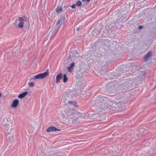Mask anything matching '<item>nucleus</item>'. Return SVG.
Wrapping results in <instances>:
<instances>
[{
  "mask_svg": "<svg viewBox=\"0 0 156 156\" xmlns=\"http://www.w3.org/2000/svg\"><path fill=\"white\" fill-rule=\"evenodd\" d=\"M48 75V72H46L42 73H40L34 76L33 78V80L36 79H42L45 78Z\"/></svg>",
  "mask_w": 156,
  "mask_h": 156,
  "instance_id": "nucleus-1",
  "label": "nucleus"
},
{
  "mask_svg": "<svg viewBox=\"0 0 156 156\" xmlns=\"http://www.w3.org/2000/svg\"><path fill=\"white\" fill-rule=\"evenodd\" d=\"M56 131H60V130L59 129L56 128V127L54 126H52L49 127L46 130V131L48 133Z\"/></svg>",
  "mask_w": 156,
  "mask_h": 156,
  "instance_id": "nucleus-2",
  "label": "nucleus"
},
{
  "mask_svg": "<svg viewBox=\"0 0 156 156\" xmlns=\"http://www.w3.org/2000/svg\"><path fill=\"white\" fill-rule=\"evenodd\" d=\"M63 75L62 73H59L57 76L56 79V82L58 83L60 82V80L62 79Z\"/></svg>",
  "mask_w": 156,
  "mask_h": 156,
  "instance_id": "nucleus-3",
  "label": "nucleus"
},
{
  "mask_svg": "<svg viewBox=\"0 0 156 156\" xmlns=\"http://www.w3.org/2000/svg\"><path fill=\"white\" fill-rule=\"evenodd\" d=\"M19 20L21 22H23L24 24L25 23L27 22V18L25 16H23L20 17L19 19Z\"/></svg>",
  "mask_w": 156,
  "mask_h": 156,
  "instance_id": "nucleus-4",
  "label": "nucleus"
},
{
  "mask_svg": "<svg viewBox=\"0 0 156 156\" xmlns=\"http://www.w3.org/2000/svg\"><path fill=\"white\" fill-rule=\"evenodd\" d=\"M18 104V100L16 99H15L13 101L11 106L13 108H16Z\"/></svg>",
  "mask_w": 156,
  "mask_h": 156,
  "instance_id": "nucleus-5",
  "label": "nucleus"
},
{
  "mask_svg": "<svg viewBox=\"0 0 156 156\" xmlns=\"http://www.w3.org/2000/svg\"><path fill=\"white\" fill-rule=\"evenodd\" d=\"M27 94L28 92L27 91H25L19 94L18 97L20 98H22L25 97Z\"/></svg>",
  "mask_w": 156,
  "mask_h": 156,
  "instance_id": "nucleus-6",
  "label": "nucleus"
},
{
  "mask_svg": "<svg viewBox=\"0 0 156 156\" xmlns=\"http://www.w3.org/2000/svg\"><path fill=\"white\" fill-rule=\"evenodd\" d=\"M151 52H148L144 58V60L146 61L148 59V58L151 55Z\"/></svg>",
  "mask_w": 156,
  "mask_h": 156,
  "instance_id": "nucleus-7",
  "label": "nucleus"
},
{
  "mask_svg": "<svg viewBox=\"0 0 156 156\" xmlns=\"http://www.w3.org/2000/svg\"><path fill=\"white\" fill-rule=\"evenodd\" d=\"M68 103L71 106H73V107H76L77 106L76 103L75 101H69Z\"/></svg>",
  "mask_w": 156,
  "mask_h": 156,
  "instance_id": "nucleus-8",
  "label": "nucleus"
},
{
  "mask_svg": "<svg viewBox=\"0 0 156 156\" xmlns=\"http://www.w3.org/2000/svg\"><path fill=\"white\" fill-rule=\"evenodd\" d=\"M76 112L73 111V112H72V111L70 110L69 112H68L67 113V115L68 117H70L71 115H74Z\"/></svg>",
  "mask_w": 156,
  "mask_h": 156,
  "instance_id": "nucleus-9",
  "label": "nucleus"
},
{
  "mask_svg": "<svg viewBox=\"0 0 156 156\" xmlns=\"http://www.w3.org/2000/svg\"><path fill=\"white\" fill-rule=\"evenodd\" d=\"M56 12L58 13H60L62 12V8L61 7H58L56 9Z\"/></svg>",
  "mask_w": 156,
  "mask_h": 156,
  "instance_id": "nucleus-10",
  "label": "nucleus"
},
{
  "mask_svg": "<svg viewBox=\"0 0 156 156\" xmlns=\"http://www.w3.org/2000/svg\"><path fill=\"white\" fill-rule=\"evenodd\" d=\"M63 82L64 83H66L68 80V78L66 77V74H65L63 76Z\"/></svg>",
  "mask_w": 156,
  "mask_h": 156,
  "instance_id": "nucleus-11",
  "label": "nucleus"
},
{
  "mask_svg": "<svg viewBox=\"0 0 156 156\" xmlns=\"http://www.w3.org/2000/svg\"><path fill=\"white\" fill-rule=\"evenodd\" d=\"M24 23L23 22H21L20 21V23L18 24V27L19 28H22L23 27Z\"/></svg>",
  "mask_w": 156,
  "mask_h": 156,
  "instance_id": "nucleus-12",
  "label": "nucleus"
},
{
  "mask_svg": "<svg viewBox=\"0 0 156 156\" xmlns=\"http://www.w3.org/2000/svg\"><path fill=\"white\" fill-rule=\"evenodd\" d=\"M76 5L78 6H80L81 5V2L80 1H77L76 3Z\"/></svg>",
  "mask_w": 156,
  "mask_h": 156,
  "instance_id": "nucleus-13",
  "label": "nucleus"
},
{
  "mask_svg": "<svg viewBox=\"0 0 156 156\" xmlns=\"http://www.w3.org/2000/svg\"><path fill=\"white\" fill-rule=\"evenodd\" d=\"M34 85V83L33 82H30L29 83V86L30 87H33Z\"/></svg>",
  "mask_w": 156,
  "mask_h": 156,
  "instance_id": "nucleus-14",
  "label": "nucleus"
},
{
  "mask_svg": "<svg viewBox=\"0 0 156 156\" xmlns=\"http://www.w3.org/2000/svg\"><path fill=\"white\" fill-rule=\"evenodd\" d=\"M61 21H62L61 20H58L57 21V23H56V25H58V24H60L61 23Z\"/></svg>",
  "mask_w": 156,
  "mask_h": 156,
  "instance_id": "nucleus-15",
  "label": "nucleus"
},
{
  "mask_svg": "<svg viewBox=\"0 0 156 156\" xmlns=\"http://www.w3.org/2000/svg\"><path fill=\"white\" fill-rule=\"evenodd\" d=\"M74 65V62H72L70 65V67H71L72 68H73Z\"/></svg>",
  "mask_w": 156,
  "mask_h": 156,
  "instance_id": "nucleus-16",
  "label": "nucleus"
},
{
  "mask_svg": "<svg viewBox=\"0 0 156 156\" xmlns=\"http://www.w3.org/2000/svg\"><path fill=\"white\" fill-rule=\"evenodd\" d=\"M76 4H73L71 6V7L73 9H75L76 8Z\"/></svg>",
  "mask_w": 156,
  "mask_h": 156,
  "instance_id": "nucleus-17",
  "label": "nucleus"
},
{
  "mask_svg": "<svg viewBox=\"0 0 156 156\" xmlns=\"http://www.w3.org/2000/svg\"><path fill=\"white\" fill-rule=\"evenodd\" d=\"M71 67H70L69 66L67 67V69L69 70V71L70 72H71V69H72Z\"/></svg>",
  "mask_w": 156,
  "mask_h": 156,
  "instance_id": "nucleus-18",
  "label": "nucleus"
},
{
  "mask_svg": "<svg viewBox=\"0 0 156 156\" xmlns=\"http://www.w3.org/2000/svg\"><path fill=\"white\" fill-rule=\"evenodd\" d=\"M143 28V26H139V29H141Z\"/></svg>",
  "mask_w": 156,
  "mask_h": 156,
  "instance_id": "nucleus-19",
  "label": "nucleus"
},
{
  "mask_svg": "<svg viewBox=\"0 0 156 156\" xmlns=\"http://www.w3.org/2000/svg\"><path fill=\"white\" fill-rule=\"evenodd\" d=\"M79 30V28H76V30L77 31H78Z\"/></svg>",
  "mask_w": 156,
  "mask_h": 156,
  "instance_id": "nucleus-20",
  "label": "nucleus"
},
{
  "mask_svg": "<svg viewBox=\"0 0 156 156\" xmlns=\"http://www.w3.org/2000/svg\"><path fill=\"white\" fill-rule=\"evenodd\" d=\"M82 2H85L86 1V0H82Z\"/></svg>",
  "mask_w": 156,
  "mask_h": 156,
  "instance_id": "nucleus-21",
  "label": "nucleus"
},
{
  "mask_svg": "<svg viewBox=\"0 0 156 156\" xmlns=\"http://www.w3.org/2000/svg\"><path fill=\"white\" fill-rule=\"evenodd\" d=\"M87 1L88 2H89L90 1V0H87Z\"/></svg>",
  "mask_w": 156,
  "mask_h": 156,
  "instance_id": "nucleus-22",
  "label": "nucleus"
},
{
  "mask_svg": "<svg viewBox=\"0 0 156 156\" xmlns=\"http://www.w3.org/2000/svg\"><path fill=\"white\" fill-rule=\"evenodd\" d=\"M18 20H16V21H15V23H17V21Z\"/></svg>",
  "mask_w": 156,
  "mask_h": 156,
  "instance_id": "nucleus-23",
  "label": "nucleus"
},
{
  "mask_svg": "<svg viewBox=\"0 0 156 156\" xmlns=\"http://www.w3.org/2000/svg\"><path fill=\"white\" fill-rule=\"evenodd\" d=\"M61 25H62V24L61 23V24H60V26H61Z\"/></svg>",
  "mask_w": 156,
  "mask_h": 156,
  "instance_id": "nucleus-24",
  "label": "nucleus"
},
{
  "mask_svg": "<svg viewBox=\"0 0 156 156\" xmlns=\"http://www.w3.org/2000/svg\"><path fill=\"white\" fill-rule=\"evenodd\" d=\"M155 6H156V5H155Z\"/></svg>",
  "mask_w": 156,
  "mask_h": 156,
  "instance_id": "nucleus-25",
  "label": "nucleus"
}]
</instances>
